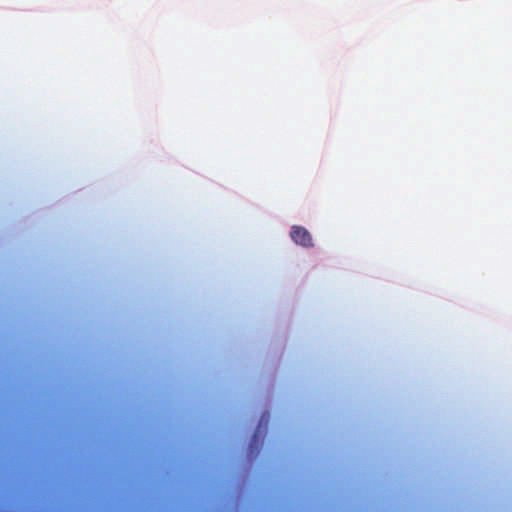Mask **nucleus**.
<instances>
[{"instance_id": "obj_1", "label": "nucleus", "mask_w": 512, "mask_h": 512, "mask_svg": "<svg viewBox=\"0 0 512 512\" xmlns=\"http://www.w3.org/2000/svg\"><path fill=\"white\" fill-rule=\"evenodd\" d=\"M290 237L295 244L304 248H311L314 245L310 232L303 226H292L290 230Z\"/></svg>"}]
</instances>
